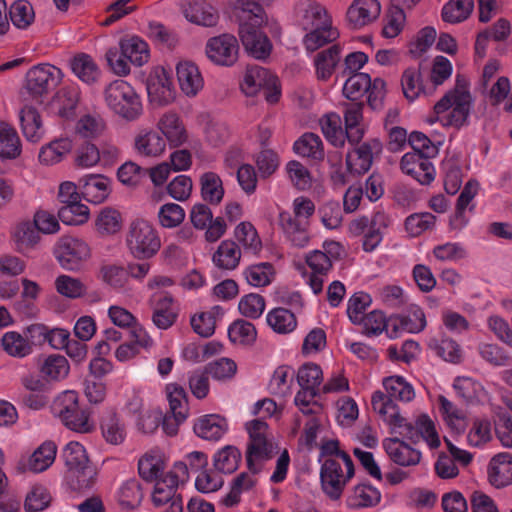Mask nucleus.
Masks as SVG:
<instances>
[{
	"label": "nucleus",
	"instance_id": "4be33fe9",
	"mask_svg": "<svg viewBox=\"0 0 512 512\" xmlns=\"http://www.w3.org/2000/svg\"><path fill=\"white\" fill-rule=\"evenodd\" d=\"M295 20L304 30L331 24V18L326 9L311 0L300 1L296 5Z\"/></svg>",
	"mask_w": 512,
	"mask_h": 512
},
{
	"label": "nucleus",
	"instance_id": "f704fd0d",
	"mask_svg": "<svg viewBox=\"0 0 512 512\" xmlns=\"http://www.w3.org/2000/svg\"><path fill=\"white\" fill-rule=\"evenodd\" d=\"M241 260V250L232 240L222 241L212 255L213 264L221 269L231 271L238 267Z\"/></svg>",
	"mask_w": 512,
	"mask_h": 512
},
{
	"label": "nucleus",
	"instance_id": "7ed1b4c3",
	"mask_svg": "<svg viewBox=\"0 0 512 512\" xmlns=\"http://www.w3.org/2000/svg\"><path fill=\"white\" fill-rule=\"evenodd\" d=\"M104 101L114 115L128 122L137 121L144 112L141 95L123 79L114 80L105 87Z\"/></svg>",
	"mask_w": 512,
	"mask_h": 512
},
{
	"label": "nucleus",
	"instance_id": "13d9d810",
	"mask_svg": "<svg viewBox=\"0 0 512 512\" xmlns=\"http://www.w3.org/2000/svg\"><path fill=\"white\" fill-rule=\"evenodd\" d=\"M70 371L68 360L62 355H49L41 364V375L50 381H60L65 379Z\"/></svg>",
	"mask_w": 512,
	"mask_h": 512
},
{
	"label": "nucleus",
	"instance_id": "a211bd4d",
	"mask_svg": "<svg viewBox=\"0 0 512 512\" xmlns=\"http://www.w3.org/2000/svg\"><path fill=\"white\" fill-rule=\"evenodd\" d=\"M381 13L378 0H353L346 12V20L353 29H362L373 23Z\"/></svg>",
	"mask_w": 512,
	"mask_h": 512
},
{
	"label": "nucleus",
	"instance_id": "a19ab883",
	"mask_svg": "<svg viewBox=\"0 0 512 512\" xmlns=\"http://www.w3.org/2000/svg\"><path fill=\"white\" fill-rule=\"evenodd\" d=\"M185 16L188 21L206 27L216 25L219 18L216 8L205 0L190 4L185 11Z\"/></svg>",
	"mask_w": 512,
	"mask_h": 512
},
{
	"label": "nucleus",
	"instance_id": "a18cd8bd",
	"mask_svg": "<svg viewBox=\"0 0 512 512\" xmlns=\"http://www.w3.org/2000/svg\"><path fill=\"white\" fill-rule=\"evenodd\" d=\"M224 315L221 306H213L210 310L195 314L191 318L193 330L202 337H209L215 331L216 322Z\"/></svg>",
	"mask_w": 512,
	"mask_h": 512
},
{
	"label": "nucleus",
	"instance_id": "72a5a7b5",
	"mask_svg": "<svg viewBox=\"0 0 512 512\" xmlns=\"http://www.w3.org/2000/svg\"><path fill=\"white\" fill-rule=\"evenodd\" d=\"M96 232L102 237L114 236L123 227V216L121 212L112 207L100 209L94 220Z\"/></svg>",
	"mask_w": 512,
	"mask_h": 512
},
{
	"label": "nucleus",
	"instance_id": "774afa93",
	"mask_svg": "<svg viewBox=\"0 0 512 512\" xmlns=\"http://www.w3.org/2000/svg\"><path fill=\"white\" fill-rule=\"evenodd\" d=\"M1 345L6 353L13 357H25L32 351L26 337L15 331L6 332L1 339Z\"/></svg>",
	"mask_w": 512,
	"mask_h": 512
},
{
	"label": "nucleus",
	"instance_id": "c03bdc74",
	"mask_svg": "<svg viewBox=\"0 0 512 512\" xmlns=\"http://www.w3.org/2000/svg\"><path fill=\"white\" fill-rule=\"evenodd\" d=\"M320 126L326 139L335 147H342L348 139L341 117L337 113L331 112L323 116Z\"/></svg>",
	"mask_w": 512,
	"mask_h": 512
},
{
	"label": "nucleus",
	"instance_id": "f8f14e48",
	"mask_svg": "<svg viewBox=\"0 0 512 512\" xmlns=\"http://www.w3.org/2000/svg\"><path fill=\"white\" fill-rule=\"evenodd\" d=\"M62 456L70 478H75V488L84 489L91 485V478L94 474L89 467V459L84 446L76 441L66 444Z\"/></svg>",
	"mask_w": 512,
	"mask_h": 512
},
{
	"label": "nucleus",
	"instance_id": "39448f33",
	"mask_svg": "<svg viewBox=\"0 0 512 512\" xmlns=\"http://www.w3.org/2000/svg\"><path fill=\"white\" fill-rule=\"evenodd\" d=\"M245 430L248 434L247 464L254 471H260L262 464L274 454L276 444L273 433L262 419L246 422Z\"/></svg>",
	"mask_w": 512,
	"mask_h": 512
},
{
	"label": "nucleus",
	"instance_id": "6ab92c4d",
	"mask_svg": "<svg viewBox=\"0 0 512 512\" xmlns=\"http://www.w3.org/2000/svg\"><path fill=\"white\" fill-rule=\"evenodd\" d=\"M10 235L14 249L24 256L36 250L41 241L40 234L33 223L28 220L15 223L11 228Z\"/></svg>",
	"mask_w": 512,
	"mask_h": 512
},
{
	"label": "nucleus",
	"instance_id": "58836bf2",
	"mask_svg": "<svg viewBox=\"0 0 512 512\" xmlns=\"http://www.w3.org/2000/svg\"><path fill=\"white\" fill-rule=\"evenodd\" d=\"M340 52L338 46H332L314 57L315 74L318 80L327 81L331 78L340 62Z\"/></svg>",
	"mask_w": 512,
	"mask_h": 512
},
{
	"label": "nucleus",
	"instance_id": "aec40b11",
	"mask_svg": "<svg viewBox=\"0 0 512 512\" xmlns=\"http://www.w3.org/2000/svg\"><path fill=\"white\" fill-rule=\"evenodd\" d=\"M168 457L159 448H152L143 453L138 460V472L146 482L162 478L166 473Z\"/></svg>",
	"mask_w": 512,
	"mask_h": 512
},
{
	"label": "nucleus",
	"instance_id": "f3484780",
	"mask_svg": "<svg viewBox=\"0 0 512 512\" xmlns=\"http://www.w3.org/2000/svg\"><path fill=\"white\" fill-rule=\"evenodd\" d=\"M156 128L163 135L166 146L178 148L189 141V133L180 115L175 111L164 112L157 120Z\"/></svg>",
	"mask_w": 512,
	"mask_h": 512
},
{
	"label": "nucleus",
	"instance_id": "e433bc0d",
	"mask_svg": "<svg viewBox=\"0 0 512 512\" xmlns=\"http://www.w3.org/2000/svg\"><path fill=\"white\" fill-rule=\"evenodd\" d=\"M20 121L22 132L28 141L37 143L43 138L45 129L36 108L25 106L20 112Z\"/></svg>",
	"mask_w": 512,
	"mask_h": 512
},
{
	"label": "nucleus",
	"instance_id": "4d7b16f0",
	"mask_svg": "<svg viewBox=\"0 0 512 512\" xmlns=\"http://www.w3.org/2000/svg\"><path fill=\"white\" fill-rule=\"evenodd\" d=\"M266 321L277 334H289L297 327L295 315L288 309L275 308L268 312Z\"/></svg>",
	"mask_w": 512,
	"mask_h": 512
},
{
	"label": "nucleus",
	"instance_id": "412c9836",
	"mask_svg": "<svg viewBox=\"0 0 512 512\" xmlns=\"http://www.w3.org/2000/svg\"><path fill=\"white\" fill-rule=\"evenodd\" d=\"M305 261L311 269L307 284L314 294H320L323 291L325 276L332 268L330 257L321 250H313L306 255Z\"/></svg>",
	"mask_w": 512,
	"mask_h": 512
},
{
	"label": "nucleus",
	"instance_id": "37998d69",
	"mask_svg": "<svg viewBox=\"0 0 512 512\" xmlns=\"http://www.w3.org/2000/svg\"><path fill=\"white\" fill-rule=\"evenodd\" d=\"M246 282L255 288L265 287L275 278V268L271 263L261 262L247 266L242 272Z\"/></svg>",
	"mask_w": 512,
	"mask_h": 512
},
{
	"label": "nucleus",
	"instance_id": "f03ea898",
	"mask_svg": "<svg viewBox=\"0 0 512 512\" xmlns=\"http://www.w3.org/2000/svg\"><path fill=\"white\" fill-rule=\"evenodd\" d=\"M472 102L467 80L457 76L454 88L434 105V112L444 126L460 128L468 122Z\"/></svg>",
	"mask_w": 512,
	"mask_h": 512
},
{
	"label": "nucleus",
	"instance_id": "49530a36",
	"mask_svg": "<svg viewBox=\"0 0 512 512\" xmlns=\"http://www.w3.org/2000/svg\"><path fill=\"white\" fill-rule=\"evenodd\" d=\"M294 152L304 158L322 160L324 147L321 138L314 133H305L293 145Z\"/></svg>",
	"mask_w": 512,
	"mask_h": 512
},
{
	"label": "nucleus",
	"instance_id": "864d4df0",
	"mask_svg": "<svg viewBox=\"0 0 512 512\" xmlns=\"http://www.w3.org/2000/svg\"><path fill=\"white\" fill-rule=\"evenodd\" d=\"M415 397V391L401 376H386V403L393 404L394 400L410 402Z\"/></svg>",
	"mask_w": 512,
	"mask_h": 512
},
{
	"label": "nucleus",
	"instance_id": "052dcab7",
	"mask_svg": "<svg viewBox=\"0 0 512 512\" xmlns=\"http://www.w3.org/2000/svg\"><path fill=\"white\" fill-rule=\"evenodd\" d=\"M71 69L81 81L91 84L97 81L100 70L93 58L87 54H79L71 61Z\"/></svg>",
	"mask_w": 512,
	"mask_h": 512
},
{
	"label": "nucleus",
	"instance_id": "f257e3e1",
	"mask_svg": "<svg viewBox=\"0 0 512 512\" xmlns=\"http://www.w3.org/2000/svg\"><path fill=\"white\" fill-rule=\"evenodd\" d=\"M232 14L239 25V37L247 53L255 59H266L272 44L262 28L268 24L263 7L254 0H232Z\"/></svg>",
	"mask_w": 512,
	"mask_h": 512
},
{
	"label": "nucleus",
	"instance_id": "c85d7f7f",
	"mask_svg": "<svg viewBox=\"0 0 512 512\" xmlns=\"http://www.w3.org/2000/svg\"><path fill=\"white\" fill-rule=\"evenodd\" d=\"M386 453L391 461L401 467L416 466L420 463L422 453L397 437H390L386 442Z\"/></svg>",
	"mask_w": 512,
	"mask_h": 512
},
{
	"label": "nucleus",
	"instance_id": "a878e982",
	"mask_svg": "<svg viewBox=\"0 0 512 512\" xmlns=\"http://www.w3.org/2000/svg\"><path fill=\"white\" fill-rule=\"evenodd\" d=\"M82 194L93 203H103L112 191V182L110 178L101 174H88L79 180Z\"/></svg>",
	"mask_w": 512,
	"mask_h": 512
},
{
	"label": "nucleus",
	"instance_id": "680f3d73",
	"mask_svg": "<svg viewBox=\"0 0 512 512\" xmlns=\"http://www.w3.org/2000/svg\"><path fill=\"white\" fill-rule=\"evenodd\" d=\"M386 424L391 437L401 439L410 436L413 432L412 424L400 414L398 407L394 404L386 403Z\"/></svg>",
	"mask_w": 512,
	"mask_h": 512
},
{
	"label": "nucleus",
	"instance_id": "4c0bfd02",
	"mask_svg": "<svg viewBox=\"0 0 512 512\" xmlns=\"http://www.w3.org/2000/svg\"><path fill=\"white\" fill-rule=\"evenodd\" d=\"M271 72L264 67H248L240 82V90L246 97H255L264 89Z\"/></svg>",
	"mask_w": 512,
	"mask_h": 512
},
{
	"label": "nucleus",
	"instance_id": "5fc2aeb1",
	"mask_svg": "<svg viewBox=\"0 0 512 512\" xmlns=\"http://www.w3.org/2000/svg\"><path fill=\"white\" fill-rule=\"evenodd\" d=\"M439 410L445 424L453 431L461 433L466 428L464 413L445 396H438Z\"/></svg>",
	"mask_w": 512,
	"mask_h": 512
},
{
	"label": "nucleus",
	"instance_id": "393cba45",
	"mask_svg": "<svg viewBox=\"0 0 512 512\" xmlns=\"http://www.w3.org/2000/svg\"><path fill=\"white\" fill-rule=\"evenodd\" d=\"M79 102V90L75 86H65L58 90L50 101V110L64 120H72L76 116Z\"/></svg>",
	"mask_w": 512,
	"mask_h": 512
},
{
	"label": "nucleus",
	"instance_id": "473e14b6",
	"mask_svg": "<svg viewBox=\"0 0 512 512\" xmlns=\"http://www.w3.org/2000/svg\"><path fill=\"white\" fill-rule=\"evenodd\" d=\"M73 141L68 137H60L40 148L39 162L46 166L60 163L73 149Z\"/></svg>",
	"mask_w": 512,
	"mask_h": 512
},
{
	"label": "nucleus",
	"instance_id": "e2e57ef3",
	"mask_svg": "<svg viewBox=\"0 0 512 512\" xmlns=\"http://www.w3.org/2000/svg\"><path fill=\"white\" fill-rule=\"evenodd\" d=\"M234 236L237 242L246 251L257 253L262 247V241L259 237V234L251 222H240L235 227Z\"/></svg>",
	"mask_w": 512,
	"mask_h": 512
},
{
	"label": "nucleus",
	"instance_id": "cd10ccee",
	"mask_svg": "<svg viewBox=\"0 0 512 512\" xmlns=\"http://www.w3.org/2000/svg\"><path fill=\"white\" fill-rule=\"evenodd\" d=\"M57 445L53 441H45L21 462L23 471L41 473L46 471L55 461Z\"/></svg>",
	"mask_w": 512,
	"mask_h": 512
},
{
	"label": "nucleus",
	"instance_id": "c9c22d12",
	"mask_svg": "<svg viewBox=\"0 0 512 512\" xmlns=\"http://www.w3.org/2000/svg\"><path fill=\"white\" fill-rule=\"evenodd\" d=\"M453 388L457 395L467 403H480L488 399V393L484 386L471 377L455 378Z\"/></svg>",
	"mask_w": 512,
	"mask_h": 512
},
{
	"label": "nucleus",
	"instance_id": "ddd939ff",
	"mask_svg": "<svg viewBox=\"0 0 512 512\" xmlns=\"http://www.w3.org/2000/svg\"><path fill=\"white\" fill-rule=\"evenodd\" d=\"M239 52L238 40L230 33L213 36L205 44V56L218 67H233L239 59Z\"/></svg>",
	"mask_w": 512,
	"mask_h": 512
},
{
	"label": "nucleus",
	"instance_id": "338daca9",
	"mask_svg": "<svg viewBox=\"0 0 512 512\" xmlns=\"http://www.w3.org/2000/svg\"><path fill=\"white\" fill-rule=\"evenodd\" d=\"M474 8L473 0H449L442 8V19L449 23L466 20Z\"/></svg>",
	"mask_w": 512,
	"mask_h": 512
},
{
	"label": "nucleus",
	"instance_id": "6e6552de",
	"mask_svg": "<svg viewBox=\"0 0 512 512\" xmlns=\"http://www.w3.org/2000/svg\"><path fill=\"white\" fill-rule=\"evenodd\" d=\"M343 95L352 101L360 100L367 95L368 105L373 110H381L384 101V80H372L367 73H354L344 82Z\"/></svg>",
	"mask_w": 512,
	"mask_h": 512
},
{
	"label": "nucleus",
	"instance_id": "de8ad7c7",
	"mask_svg": "<svg viewBox=\"0 0 512 512\" xmlns=\"http://www.w3.org/2000/svg\"><path fill=\"white\" fill-rule=\"evenodd\" d=\"M413 430L423 439L430 449H437L441 445L440 435L435 421L426 413L417 415L412 424Z\"/></svg>",
	"mask_w": 512,
	"mask_h": 512
},
{
	"label": "nucleus",
	"instance_id": "bb28decb",
	"mask_svg": "<svg viewBox=\"0 0 512 512\" xmlns=\"http://www.w3.org/2000/svg\"><path fill=\"white\" fill-rule=\"evenodd\" d=\"M401 169L421 184H429L435 175L429 158L419 153H406L401 159Z\"/></svg>",
	"mask_w": 512,
	"mask_h": 512
},
{
	"label": "nucleus",
	"instance_id": "9d476101",
	"mask_svg": "<svg viewBox=\"0 0 512 512\" xmlns=\"http://www.w3.org/2000/svg\"><path fill=\"white\" fill-rule=\"evenodd\" d=\"M188 480L189 471L186 464L182 463V461L176 462L162 478L154 481L155 484L151 495L153 505L155 507H162L174 500L182 499L177 494V488Z\"/></svg>",
	"mask_w": 512,
	"mask_h": 512
},
{
	"label": "nucleus",
	"instance_id": "bf43d9fd",
	"mask_svg": "<svg viewBox=\"0 0 512 512\" xmlns=\"http://www.w3.org/2000/svg\"><path fill=\"white\" fill-rule=\"evenodd\" d=\"M241 461L240 450L233 445H226L214 454L213 465L221 473L231 474L239 466Z\"/></svg>",
	"mask_w": 512,
	"mask_h": 512
},
{
	"label": "nucleus",
	"instance_id": "09e8293b",
	"mask_svg": "<svg viewBox=\"0 0 512 512\" xmlns=\"http://www.w3.org/2000/svg\"><path fill=\"white\" fill-rule=\"evenodd\" d=\"M201 196L204 201L217 205L224 197V187L222 180L215 172H205L200 177Z\"/></svg>",
	"mask_w": 512,
	"mask_h": 512
},
{
	"label": "nucleus",
	"instance_id": "ea45409f",
	"mask_svg": "<svg viewBox=\"0 0 512 512\" xmlns=\"http://www.w3.org/2000/svg\"><path fill=\"white\" fill-rule=\"evenodd\" d=\"M103 439L110 445H121L127 436V428L123 420L116 413H109L100 423Z\"/></svg>",
	"mask_w": 512,
	"mask_h": 512
},
{
	"label": "nucleus",
	"instance_id": "1a4fd4ad",
	"mask_svg": "<svg viewBox=\"0 0 512 512\" xmlns=\"http://www.w3.org/2000/svg\"><path fill=\"white\" fill-rule=\"evenodd\" d=\"M92 255L90 245L82 238L62 236L54 247V256L61 267L70 271L79 270Z\"/></svg>",
	"mask_w": 512,
	"mask_h": 512
},
{
	"label": "nucleus",
	"instance_id": "8fccbe9b",
	"mask_svg": "<svg viewBox=\"0 0 512 512\" xmlns=\"http://www.w3.org/2000/svg\"><path fill=\"white\" fill-rule=\"evenodd\" d=\"M165 391L172 415L178 422H184L188 417V404L185 390L176 383H169L166 385Z\"/></svg>",
	"mask_w": 512,
	"mask_h": 512
},
{
	"label": "nucleus",
	"instance_id": "5701e85b",
	"mask_svg": "<svg viewBox=\"0 0 512 512\" xmlns=\"http://www.w3.org/2000/svg\"><path fill=\"white\" fill-rule=\"evenodd\" d=\"M152 308V322L162 330L170 328L177 318L174 309V299L167 293H154L150 299Z\"/></svg>",
	"mask_w": 512,
	"mask_h": 512
},
{
	"label": "nucleus",
	"instance_id": "6e6d98bb",
	"mask_svg": "<svg viewBox=\"0 0 512 512\" xmlns=\"http://www.w3.org/2000/svg\"><path fill=\"white\" fill-rule=\"evenodd\" d=\"M373 161L369 145L363 144L349 151L346 156V165L350 173L361 175L366 173Z\"/></svg>",
	"mask_w": 512,
	"mask_h": 512
},
{
	"label": "nucleus",
	"instance_id": "603ef678",
	"mask_svg": "<svg viewBox=\"0 0 512 512\" xmlns=\"http://www.w3.org/2000/svg\"><path fill=\"white\" fill-rule=\"evenodd\" d=\"M21 154V142L16 130L0 122V158L15 159Z\"/></svg>",
	"mask_w": 512,
	"mask_h": 512
},
{
	"label": "nucleus",
	"instance_id": "7c9ffc66",
	"mask_svg": "<svg viewBox=\"0 0 512 512\" xmlns=\"http://www.w3.org/2000/svg\"><path fill=\"white\" fill-rule=\"evenodd\" d=\"M488 478L491 485L502 488L512 483V455L499 453L488 465Z\"/></svg>",
	"mask_w": 512,
	"mask_h": 512
},
{
	"label": "nucleus",
	"instance_id": "4468645a",
	"mask_svg": "<svg viewBox=\"0 0 512 512\" xmlns=\"http://www.w3.org/2000/svg\"><path fill=\"white\" fill-rule=\"evenodd\" d=\"M189 219L196 230L205 231L208 242H216L226 233L225 220L222 217L214 218L211 209L203 203H196L191 207Z\"/></svg>",
	"mask_w": 512,
	"mask_h": 512
},
{
	"label": "nucleus",
	"instance_id": "423d86ee",
	"mask_svg": "<svg viewBox=\"0 0 512 512\" xmlns=\"http://www.w3.org/2000/svg\"><path fill=\"white\" fill-rule=\"evenodd\" d=\"M320 484L324 494L331 500H339L345 487L355 475L352 459L326 460L320 464Z\"/></svg>",
	"mask_w": 512,
	"mask_h": 512
},
{
	"label": "nucleus",
	"instance_id": "2eb2a0df",
	"mask_svg": "<svg viewBox=\"0 0 512 512\" xmlns=\"http://www.w3.org/2000/svg\"><path fill=\"white\" fill-rule=\"evenodd\" d=\"M133 149L141 158L158 159L165 155L167 146L156 127H141L134 135Z\"/></svg>",
	"mask_w": 512,
	"mask_h": 512
},
{
	"label": "nucleus",
	"instance_id": "0eeeda50",
	"mask_svg": "<svg viewBox=\"0 0 512 512\" xmlns=\"http://www.w3.org/2000/svg\"><path fill=\"white\" fill-rule=\"evenodd\" d=\"M145 88L149 104L154 108H164L172 105L178 97L172 72L162 65L149 69Z\"/></svg>",
	"mask_w": 512,
	"mask_h": 512
},
{
	"label": "nucleus",
	"instance_id": "b1692460",
	"mask_svg": "<svg viewBox=\"0 0 512 512\" xmlns=\"http://www.w3.org/2000/svg\"><path fill=\"white\" fill-rule=\"evenodd\" d=\"M368 225L369 228L363 238V249L366 252H372L380 245L383 239L384 215L381 212H377L371 220L367 217L357 219L351 223L350 230L358 232Z\"/></svg>",
	"mask_w": 512,
	"mask_h": 512
},
{
	"label": "nucleus",
	"instance_id": "2f4dec72",
	"mask_svg": "<svg viewBox=\"0 0 512 512\" xmlns=\"http://www.w3.org/2000/svg\"><path fill=\"white\" fill-rule=\"evenodd\" d=\"M119 48L130 63L136 67H142L150 60V48L146 41L137 35L120 39Z\"/></svg>",
	"mask_w": 512,
	"mask_h": 512
},
{
	"label": "nucleus",
	"instance_id": "0e129e2a",
	"mask_svg": "<svg viewBox=\"0 0 512 512\" xmlns=\"http://www.w3.org/2000/svg\"><path fill=\"white\" fill-rule=\"evenodd\" d=\"M99 279L114 290L125 288L129 282V274L122 265L104 264L99 270Z\"/></svg>",
	"mask_w": 512,
	"mask_h": 512
},
{
	"label": "nucleus",
	"instance_id": "9b49d317",
	"mask_svg": "<svg viewBox=\"0 0 512 512\" xmlns=\"http://www.w3.org/2000/svg\"><path fill=\"white\" fill-rule=\"evenodd\" d=\"M63 77L60 68L49 63H41L27 71L23 90L32 98H40L58 86Z\"/></svg>",
	"mask_w": 512,
	"mask_h": 512
},
{
	"label": "nucleus",
	"instance_id": "dca6fc26",
	"mask_svg": "<svg viewBox=\"0 0 512 512\" xmlns=\"http://www.w3.org/2000/svg\"><path fill=\"white\" fill-rule=\"evenodd\" d=\"M177 83L187 98L197 97L204 89L205 80L199 66L191 60H180L175 65Z\"/></svg>",
	"mask_w": 512,
	"mask_h": 512
},
{
	"label": "nucleus",
	"instance_id": "69168bd1",
	"mask_svg": "<svg viewBox=\"0 0 512 512\" xmlns=\"http://www.w3.org/2000/svg\"><path fill=\"white\" fill-rule=\"evenodd\" d=\"M362 118V105L353 104L347 106L344 113L345 130L351 143L359 142L364 135V129L361 124Z\"/></svg>",
	"mask_w": 512,
	"mask_h": 512
},
{
	"label": "nucleus",
	"instance_id": "79ce46f5",
	"mask_svg": "<svg viewBox=\"0 0 512 512\" xmlns=\"http://www.w3.org/2000/svg\"><path fill=\"white\" fill-rule=\"evenodd\" d=\"M280 224L294 246L303 248L308 245L310 238L307 223H302L289 213L283 212L280 214Z\"/></svg>",
	"mask_w": 512,
	"mask_h": 512
},
{
	"label": "nucleus",
	"instance_id": "3c124183",
	"mask_svg": "<svg viewBox=\"0 0 512 512\" xmlns=\"http://www.w3.org/2000/svg\"><path fill=\"white\" fill-rule=\"evenodd\" d=\"M58 218L65 224L70 226H80L88 222L90 218L89 207L76 200L64 204L58 210Z\"/></svg>",
	"mask_w": 512,
	"mask_h": 512
},
{
	"label": "nucleus",
	"instance_id": "20e7f679",
	"mask_svg": "<svg viewBox=\"0 0 512 512\" xmlns=\"http://www.w3.org/2000/svg\"><path fill=\"white\" fill-rule=\"evenodd\" d=\"M125 246L137 260L153 258L161 248V239L154 225L142 218L131 221L125 234Z\"/></svg>",
	"mask_w": 512,
	"mask_h": 512
},
{
	"label": "nucleus",
	"instance_id": "c756f323",
	"mask_svg": "<svg viewBox=\"0 0 512 512\" xmlns=\"http://www.w3.org/2000/svg\"><path fill=\"white\" fill-rule=\"evenodd\" d=\"M193 430L204 440L218 441L227 433L228 422L219 414H207L195 421Z\"/></svg>",
	"mask_w": 512,
	"mask_h": 512
}]
</instances>
